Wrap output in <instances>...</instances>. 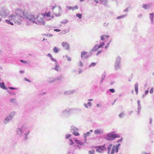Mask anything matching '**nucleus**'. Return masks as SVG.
Instances as JSON below:
<instances>
[{
    "label": "nucleus",
    "instance_id": "obj_1",
    "mask_svg": "<svg viewBox=\"0 0 154 154\" xmlns=\"http://www.w3.org/2000/svg\"><path fill=\"white\" fill-rule=\"evenodd\" d=\"M16 15L12 14L9 16L11 20H13L15 23L19 24L21 22L22 19H28L35 23L36 17L33 14H29L25 10L17 9L15 11Z\"/></svg>",
    "mask_w": 154,
    "mask_h": 154
},
{
    "label": "nucleus",
    "instance_id": "obj_2",
    "mask_svg": "<svg viewBox=\"0 0 154 154\" xmlns=\"http://www.w3.org/2000/svg\"><path fill=\"white\" fill-rule=\"evenodd\" d=\"M45 18L44 16V14L42 13H39L36 17L35 23L37 24L44 25H45Z\"/></svg>",
    "mask_w": 154,
    "mask_h": 154
},
{
    "label": "nucleus",
    "instance_id": "obj_3",
    "mask_svg": "<svg viewBox=\"0 0 154 154\" xmlns=\"http://www.w3.org/2000/svg\"><path fill=\"white\" fill-rule=\"evenodd\" d=\"M52 10L56 16H58L60 15L61 11V8L60 6L55 5L53 7Z\"/></svg>",
    "mask_w": 154,
    "mask_h": 154
},
{
    "label": "nucleus",
    "instance_id": "obj_4",
    "mask_svg": "<svg viewBox=\"0 0 154 154\" xmlns=\"http://www.w3.org/2000/svg\"><path fill=\"white\" fill-rule=\"evenodd\" d=\"M120 137V136L117 134L114 133V132H112L108 134L106 139L109 141L112 140L116 138H119Z\"/></svg>",
    "mask_w": 154,
    "mask_h": 154
},
{
    "label": "nucleus",
    "instance_id": "obj_5",
    "mask_svg": "<svg viewBox=\"0 0 154 154\" xmlns=\"http://www.w3.org/2000/svg\"><path fill=\"white\" fill-rule=\"evenodd\" d=\"M107 149L109 153H110V154H113L115 151L118 152V148L116 146H115L114 145L113 146L112 144L109 145V146L108 147Z\"/></svg>",
    "mask_w": 154,
    "mask_h": 154
},
{
    "label": "nucleus",
    "instance_id": "obj_6",
    "mask_svg": "<svg viewBox=\"0 0 154 154\" xmlns=\"http://www.w3.org/2000/svg\"><path fill=\"white\" fill-rule=\"evenodd\" d=\"M9 13V11L5 8H2L0 9V15L2 17H6Z\"/></svg>",
    "mask_w": 154,
    "mask_h": 154
},
{
    "label": "nucleus",
    "instance_id": "obj_7",
    "mask_svg": "<svg viewBox=\"0 0 154 154\" xmlns=\"http://www.w3.org/2000/svg\"><path fill=\"white\" fill-rule=\"evenodd\" d=\"M44 16L45 19L47 20H51L54 17V15L50 11H48L45 12L44 14Z\"/></svg>",
    "mask_w": 154,
    "mask_h": 154
},
{
    "label": "nucleus",
    "instance_id": "obj_8",
    "mask_svg": "<svg viewBox=\"0 0 154 154\" xmlns=\"http://www.w3.org/2000/svg\"><path fill=\"white\" fill-rule=\"evenodd\" d=\"M62 45L63 47L66 50H68L69 49V46L66 42H63L62 44Z\"/></svg>",
    "mask_w": 154,
    "mask_h": 154
},
{
    "label": "nucleus",
    "instance_id": "obj_9",
    "mask_svg": "<svg viewBox=\"0 0 154 154\" xmlns=\"http://www.w3.org/2000/svg\"><path fill=\"white\" fill-rule=\"evenodd\" d=\"M98 149L96 150V151L97 152H99V149L101 150L104 151L106 149V147L105 144H104L103 146H99L98 147Z\"/></svg>",
    "mask_w": 154,
    "mask_h": 154
},
{
    "label": "nucleus",
    "instance_id": "obj_10",
    "mask_svg": "<svg viewBox=\"0 0 154 154\" xmlns=\"http://www.w3.org/2000/svg\"><path fill=\"white\" fill-rule=\"evenodd\" d=\"M17 133L18 135H21L22 134V131L21 129L19 128H17Z\"/></svg>",
    "mask_w": 154,
    "mask_h": 154
},
{
    "label": "nucleus",
    "instance_id": "obj_11",
    "mask_svg": "<svg viewBox=\"0 0 154 154\" xmlns=\"http://www.w3.org/2000/svg\"><path fill=\"white\" fill-rule=\"evenodd\" d=\"M138 85L137 83L135 84L134 85L135 90L136 92V94H137L138 93Z\"/></svg>",
    "mask_w": 154,
    "mask_h": 154
},
{
    "label": "nucleus",
    "instance_id": "obj_12",
    "mask_svg": "<svg viewBox=\"0 0 154 154\" xmlns=\"http://www.w3.org/2000/svg\"><path fill=\"white\" fill-rule=\"evenodd\" d=\"M78 7L77 6H75L74 7H67V9L68 10H73L75 9H77Z\"/></svg>",
    "mask_w": 154,
    "mask_h": 154
},
{
    "label": "nucleus",
    "instance_id": "obj_13",
    "mask_svg": "<svg viewBox=\"0 0 154 154\" xmlns=\"http://www.w3.org/2000/svg\"><path fill=\"white\" fill-rule=\"evenodd\" d=\"M9 19V20H5V21H6V22L8 24H10L11 25H13V23L11 22L10 20H12L13 21H14L13 20H10Z\"/></svg>",
    "mask_w": 154,
    "mask_h": 154
},
{
    "label": "nucleus",
    "instance_id": "obj_14",
    "mask_svg": "<svg viewBox=\"0 0 154 154\" xmlns=\"http://www.w3.org/2000/svg\"><path fill=\"white\" fill-rule=\"evenodd\" d=\"M0 87L2 89H7L5 86L4 83L3 82L0 83Z\"/></svg>",
    "mask_w": 154,
    "mask_h": 154
},
{
    "label": "nucleus",
    "instance_id": "obj_15",
    "mask_svg": "<svg viewBox=\"0 0 154 154\" xmlns=\"http://www.w3.org/2000/svg\"><path fill=\"white\" fill-rule=\"evenodd\" d=\"M60 68V66L57 63H56V66L55 68V69L57 71H58L59 70Z\"/></svg>",
    "mask_w": 154,
    "mask_h": 154
},
{
    "label": "nucleus",
    "instance_id": "obj_16",
    "mask_svg": "<svg viewBox=\"0 0 154 154\" xmlns=\"http://www.w3.org/2000/svg\"><path fill=\"white\" fill-rule=\"evenodd\" d=\"M109 35H103L102 36H101V39L103 41L105 40V39L106 37L107 38H109Z\"/></svg>",
    "mask_w": 154,
    "mask_h": 154
},
{
    "label": "nucleus",
    "instance_id": "obj_17",
    "mask_svg": "<svg viewBox=\"0 0 154 154\" xmlns=\"http://www.w3.org/2000/svg\"><path fill=\"white\" fill-rule=\"evenodd\" d=\"M101 131L100 130H97L94 131V133L95 134H98L100 133Z\"/></svg>",
    "mask_w": 154,
    "mask_h": 154
},
{
    "label": "nucleus",
    "instance_id": "obj_18",
    "mask_svg": "<svg viewBox=\"0 0 154 154\" xmlns=\"http://www.w3.org/2000/svg\"><path fill=\"white\" fill-rule=\"evenodd\" d=\"M54 52L55 53H57L58 52V49L56 47H55L53 49Z\"/></svg>",
    "mask_w": 154,
    "mask_h": 154
},
{
    "label": "nucleus",
    "instance_id": "obj_19",
    "mask_svg": "<svg viewBox=\"0 0 154 154\" xmlns=\"http://www.w3.org/2000/svg\"><path fill=\"white\" fill-rule=\"evenodd\" d=\"M104 42L100 43L99 45L98 46V48H102L103 45H104Z\"/></svg>",
    "mask_w": 154,
    "mask_h": 154
},
{
    "label": "nucleus",
    "instance_id": "obj_20",
    "mask_svg": "<svg viewBox=\"0 0 154 154\" xmlns=\"http://www.w3.org/2000/svg\"><path fill=\"white\" fill-rule=\"evenodd\" d=\"M154 14L152 13L150 14V17L151 19L152 20V21H153V19L154 17Z\"/></svg>",
    "mask_w": 154,
    "mask_h": 154
},
{
    "label": "nucleus",
    "instance_id": "obj_21",
    "mask_svg": "<svg viewBox=\"0 0 154 154\" xmlns=\"http://www.w3.org/2000/svg\"><path fill=\"white\" fill-rule=\"evenodd\" d=\"M125 15H122V16H118V17H117V18L118 19H120L124 18L125 17Z\"/></svg>",
    "mask_w": 154,
    "mask_h": 154
},
{
    "label": "nucleus",
    "instance_id": "obj_22",
    "mask_svg": "<svg viewBox=\"0 0 154 154\" xmlns=\"http://www.w3.org/2000/svg\"><path fill=\"white\" fill-rule=\"evenodd\" d=\"M87 52L85 51H83L81 53V56L83 57L86 54Z\"/></svg>",
    "mask_w": 154,
    "mask_h": 154
},
{
    "label": "nucleus",
    "instance_id": "obj_23",
    "mask_svg": "<svg viewBox=\"0 0 154 154\" xmlns=\"http://www.w3.org/2000/svg\"><path fill=\"white\" fill-rule=\"evenodd\" d=\"M76 15V17H78L79 19L81 18L82 17V15L81 14H77Z\"/></svg>",
    "mask_w": 154,
    "mask_h": 154
},
{
    "label": "nucleus",
    "instance_id": "obj_24",
    "mask_svg": "<svg viewBox=\"0 0 154 154\" xmlns=\"http://www.w3.org/2000/svg\"><path fill=\"white\" fill-rule=\"evenodd\" d=\"M73 134L74 135L77 136H78L79 135V133L77 132L74 131Z\"/></svg>",
    "mask_w": 154,
    "mask_h": 154
},
{
    "label": "nucleus",
    "instance_id": "obj_25",
    "mask_svg": "<svg viewBox=\"0 0 154 154\" xmlns=\"http://www.w3.org/2000/svg\"><path fill=\"white\" fill-rule=\"evenodd\" d=\"M96 64V63H92L91 65L89 66L90 67L91 66H95Z\"/></svg>",
    "mask_w": 154,
    "mask_h": 154
},
{
    "label": "nucleus",
    "instance_id": "obj_26",
    "mask_svg": "<svg viewBox=\"0 0 154 154\" xmlns=\"http://www.w3.org/2000/svg\"><path fill=\"white\" fill-rule=\"evenodd\" d=\"M94 152V151L92 150V151H89V154H93Z\"/></svg>",
    "mask_w": 154,
    "mask_h": 154
},
{
    "label": "nucleus",
    "instance_id": "obj_27",
    "mask_svg": "<svg viewBox=\"0 0 154 154\" xmlns=\"http://www.w3.org/2000/svg\"><path fill=\"white\" fill-rule=\"evenodd\" d=\"M109 91L112 93H114L115 91V90L113 89H110Z\"/></svg>",
    "mask_w": 154,
    "mask_h": 154
},
{
    "label": "nucleus",
    "instance_id": "obj_28",
    "mask_svg": "<svg viewBox=\"0 0 154 154\" xmlns=\"http://www.w3.org/2000/svg\"><path fill=\"white\" fill-rule=\"evenodd\" d=\"M153 92V88H151L150 91H149V92L151 94H152Z\"/></svg>",
    "mask_w": 154,
    "mask_h": 154
},
{
    "label": "nucleus",
    "instance_id": "obj_29",
    "mask_svg": "<svg viewBox=\"0 0 154 154\" xmlns=\"http://www.w3.org/2000/svg\"><path fill=\"white\" fill-rule=\"evenodd\" d=\"M90 134V133L89 132H87L85 134V137H87Z\"/></svg>",
    "mask_w": 154,
    "mask_h": 154
},
{
    "label": "nucleus",
    "instance_id": "obj_30",
    "mask_svg": "<svg viewBox=\"0 0 154 154\" xmlns=\"http://www.w3.org/2000/svg\"><path fill=\"white\" fill-rule=\"evenodd\" d=\"M124 114L123 113H121L119 115V116L120 117H122L123 116Z\"/></svg>",
    "mask_w": 154,
    "mask_h": 154
},
{
    "label": "nucleus",
    "instance_id": "obj_31",
    "mask_svg": "<svg viewBox=\"0 0 154 154\" xmlns=\"http://www.w3.org/2000/svg\"><path fill=\"white\" fill-rule=\"evenodd\" d=\"M51 59L53 61H54V62H57V60H54V58L51 56V57H50Z\"/></svg>",
    "mask_w": 154,
    "mask_h": 154
},
{
    "label": "nucleus",
    "instance_id": "obj_32",
    "mask_svg": "<svg viewBox=\"0 0 154 154\" xmlns=\"http://www.w3.org/2000/svg\"><path fill=\"white\" fill-rule=\"evenodd\" d=\"M119 67V66L118 64H117L115 66V68L116 69H118Z\"/></svg>",
    "mask_w": 154,
    "mask_h": 154
},
{
    "label": "nucleus",
    "instance_id": "obj_33",
    "mask_svg": "<svg viewBox=\"0 0 154 154\" xmlns=\"http://www.w3.org/2000/svg\"><path fill=\"white\" fill-rule=\"evenodd\" d=\"M75 141L76 142V143H77L79 144H80V142L79 141L77 140H75Z\"/></svg>",
    "mask_w": 154,
    "mask_h": 154
},
{
    "label": "nucleus",
    "instance_id": "obj_34",
    "mask_svg": "<svg viewBox=\"0 0 154 154\" xmlns=\"http://www.w3.org/2000/svg\"><path fill=\"white\" fill-rule=\"evenodd\" d=\"M143 8L145 9L147 8V6L146 5L143 4Z\"/></svg>",
    "mask_w": 154,
    "mask_h": 154
},
{
    "label": "nucleus",
    "instance_id": "obj_35",
    "mask_svg": "<svg viewBox=\"0 0 154 154\" xmlns=\"http://www.w3.org/2000/svg\"><path fill=\"white\" fill-rule=\"evenodd\" d=\"M54 30V31H56V32H60V30L59 29H55Z\"/></svg>",
    "mask_w": 154,
    "mask_h": 154
},
{
    "label": "nucleus",
    "instance_id": "obj_36",
    "mask_svg": "<svg viewBox=\"0 0 154 154\" xmlns=\"http://www.w3.org/2000/svg\"><path fill=\"white\" fill-rule=\"evenodd\" d=\"M70 145H72L74 144V143L72 140H71V139L70 140Z\"/></svg>",
    "mask_w": 154,
    "mask_h": 154
},
{
    "label": "nucleus",
    "instance_id": "obj_37",
    "mask_svg": "<svg viewBox=\"0 0 154 154\" xmlns=\"http://www.w3.org/2000/svg\"><path fill=\"white\" fill-rule=\"evenodd\" d=\"M88 104L89 106H91L92 105L91 103L90 102H88Z\"/></svg>",
    "mask_w": 154,
    "mask_h": 154
},
{
    "label": "nucleus",
    "instance_id": "obj_38",
    "mask_svg": "<svg viewBox=\"0 0 154 154\" xmlns=\"http://www.w3.org/2000/svg\"><path fill=\"white\" fill-rule=\"evenodd\" d=\"M20 61L22 63H27V62L26 61L24 60H20Z\"/></svg>",
    "mask_w": 154,
    "mask_h": 154
},
{
    "label": "nucleus",
    "instance_id": "obj_39",
    "mask_svg": "<svg viewBox=\"0 0 154 154\" xmlns=\"http://www.w3.org/2000/svg\"><path fill=\"white\" fill-rule=\"evenodd\" d=\"M15 100V99H12L11 100V102H13Z\"/></svg>",
    "mask_w": 154,
    "mask_h": 154
},
{
    "label": "nucleus",
    "instance_id": "obj_40",
    "mask_svg": "<svg viewBox=\"0 0 154 154\" xmlns=\"http://www.w3.org/2000/svg\"><path fill=\"white\" fill-rule=\"evenodd\" d=\"M9 88L10 89H11V90H13V89H15V88H14L12 87H9Z\"/></svg>",
    "mask_w": 154,
    "mask_h": 154
},
{
    "label": "nucleus",
    "instance_id": "obj_41",
    "mask_svg": "<svg viewBox=\"0 0 154 154\" xmlns=\"http://www.w3.org/2000/svg\"><path fill=\"white\" fill-rule=\"evenodd\" d=\"M24 80L29 82H30V81L29 79H27L26 78H24Z\"/></svg>",
    "mask_w": 154,
    "mask_h": 154
},
{
    "label": "nucleus",
    "instance_id": "obj_42",
    "mask_svg": "<svg viewBox=\"0 0 154 154\" xmlns=\"http://www.w3.org/2000/svg\"><path fill=\"white\" fill-rule=\"evenodd\" d=\"M101 51H98L97 53L96 54V55H98L100 53H101Z\"/></svg>",
    "mask_w": 154,
    "mask_h": 154
},
{
    "label": "nucleus",
    "instance_id": "obj_43",
    "mask_svg": "<svg viewBox=\"0 0 154 154\" xmlns=\"http://www.w3.org/2000/svg\"><path fill=\"white\" fill-rule=\"evenodd\" d=\"M84 105L86 108H88V106L86 104H84Z\"/></svg>",
    "mask_w": 154,
    "mask_h": 154
},
{
    "label": "nucleus",
    "instance_id": "obj_44",
    "mask_svg": "<svg viewBox=\"0 0 154 154\" xmlns=\"http://www.w3.org/2000/svg\"><path fill=\"white\" fill-rule=\"evenodd\" d=\"M70 136V134H67L66 135V138H69Z\"/></svg>",
    "mask_w": 154,
    "mask_h": 154
},
{
    "label": "nucleus",
    "instance_id": "obj_45",
    "mask_svg": "<svg viewBox=\"0 0 154 154\" xmlns=\"http://www.w3.org/2000/svg\"><path fill=\"white\" fill-rule=\"evenodd\" d=\"M149 92V91L148 90H146L145 92V94L146 95Z\"/></svg>",
    "mask_w": 154,
    "mask_h": 154
},
{
    "label": "nucleus",
    "instance_id": "obj_46",
    "mask_svg": "<svg viewBox=\"0 0 154 154\" xmlns=\"http://www.w3.org/2000/svg\"><path fill=\"white\" fill-rule=\"evenodd\" d=\"M67 59L69 61H70L71 60V58L69 57H67Z\"/></svg>",
    "mask_w": 154,
    "mask_h": 154
},
{
    "label": "nucleus",
    "instance_id": "obj_47",
    "mask_svg": "<svg viewBox=\"0 0 154 154\" xmlns=\"http://www.w3.org/2000/svg\"><path fill=\"white\" fill-rule=\"evenodd\" d=\"M109 42L108 44L105 47V48L106 49L108 47V46L109 45Z\"/></svg>",
    "mask_w": 154,
    "mask_h": 154
},
{
    "label": "nucleus",
    "instance_id": "obj_48",
    "mask_svg": "<svg viewBox=\"0 0 154 154\" xmlns=\"http://www.w3.org/2000/svg\"><path fill=\"white\" fill-rule=\"evenodd\" d=\"M47 56H48L50 57H51L52 56L50 54H48Z\"/></svg>",
    "mask_w": 154,
    "mask_h": 154
},
{
    "label": "nucleus",
    "instance_id": "obj_49",
    "mask_svg": "<svg viewBox=\"0 0 154 154\" xmlns=\"http://www.w3.org/2000/svg\"><path fill=\"white\" fill-rule=\"evenodd\" d=\"M100 0L101 2H105L106 1V0Z\"/></svg>",
    "mask_w": 154,
    "mask_h": 154
},
{
    "label": "nucleus",
    "instance_id": "obj_50",
    "mask_svg": "<svg viewBox=\"0 0 154 154\" xmlns=\"http://www.w3.org/2000/svg\"><path fill=\"white\" fill-rule=\"evenodd\" d=\"M5 120L7 121L8 122L9 120V119L7 118H6L5 119Z\"/></svg>",
    "mask_w": 154,
    "mask_h": 154
},
{
    "label": "nucleus",
    "instance_id": "obj_51",
    "mask_svg": "<svg viewBox=\"0 0 154 154\" xmlns=\"http://www.w3.org/2000/svg\"><path fill=\"white\" fill-rule=\"evenodd\" d=\"M142 154H150V153H145V152H143Z\"/></svg>",
    "mask_w": 154,
    "mask_h": 154
},
{
    "label": "nucleus",
    "instance_id": "obj_52",
    "mask_svg": "<svg viewBox=\"0 0 154 154\" xmlns=\"http://www.w3.org/2000/svg\"><path fill=\"white\" fill-rule=\"evenodd\" d=\"M20 73H23V71H20Z\"/></svg>",
    "mask_w": 154,
    "mask_h": 154
},
{
    "label": "nucleus",
    "instance_id": "obj_53",
    "mask_svg": "<svg viewBox=\"0 0 154 154\" xmlns=\"http://www.w3.org/2000/svg\"><path fill=\"white\" fill-rule=\"evenodd\" d=\"M61 77L62 76L61 75H60V76H59V78L58 79H60L61 78Z\"/></svg>",
    "mask_w": 154,
    "mask_h": 154
},
{
    "label": "nucleus",
    "instance_id": "obj_54",
    "mask_svg": "<svg viewBox=\"0 0 154 154\" xmlns=\"http://www.w3.org/2000/svg\"><path fill=\"white\" fill-rule=\"evenodd\" d=\"M113 82H111L110 84H111V85H113Z\"/></svg>",
    "mask_w": 154,
    "mask_h": 154
},
{
    "label": "nucleus",
    "instance_id": "obj_55",
    "mask_svg": "<svg viewBox=\"0 0 154 154\" xmlns=\"http://www.w3.org/2000/svg\"><path fill=\"white\" fill-rule=\"evenodd\" d=\"M90 131L91 132H92V131H93V130H90Z\"/></svg>",
    "mask_w": 154,
    "mask_h": 154
},
{
    "label": "nucleus",
    "instance_id": "obj_56",
    "mask_svg": "<svg viewBox=\"0 0 154 154\" xmlns=\"http://www.w3.org/2000/svg\"><path fill=\"white\" fill-rule=\"evenodd\" d=\"M45 40V38H44L43 39V40H42V41H44Z\"/></svg>",
    "mask_w": 154,
    "mask_h": 154
},
{
    "label": "nucleus",
    "instance_id": "obj_57",
    "mask_svg": "<svg viewBox=\"0 0 154 154\" xmlns=\"http://www.w3.org/2000/svg\"><path fill=\"white\" fill-rule=\"evenodd\" d=\"M88 101H92V99H90V100H88Z\"/></svg>",
    "mask_w": 154,
    "mask_h": 154
},
{
    "label": "nucleus",
    "instance_id": "obj_58",
    "mask_svg": "<svg viewBox=\"0 0 154 154\" xmlns=\"http://www.w3.org/2000/svg\"><path fill=\"white\" fill-rule=\"evenodd\" d=\"M121 141H122L121 140H119L118 142H121Z\"/></svg>",
    "mask_w": 154,
    "mask_h": 154
},
{
    "label": "nucleus",
    "instance_id": "obj_59",
    "mask_svg": "<svg viewBox=\"0 0 154 154\" xmlns=\"http://www.w3.org/2000/svg\"><path fill=\"white\" fill-rule=\"evenodd\" d=\"M1 20H2V19H1V18H0V21H1Z\"/></svg>",
    "mask_w": 154,
    "mask_h": 154
},
{
    "label": "nucleus",
    "instance_id": "obj_60",
    "mask_svg": "<svg viewBox=\"0 0 154 154\" xmlns=\"http://www.w3.org/2000/svg\"><path fill=\"white\" fill-rule=\"evenodd\" d=\"M5 122L6 123H7V122Z\"/></svg>",
    "mask_w": 154,
    "mask_h": 154
}]
</instances>
